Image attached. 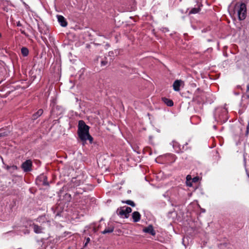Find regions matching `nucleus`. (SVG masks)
<instances>
[{"instance_id": "nucleus-13", "label": "nucleus", "mask_w": 249, "mask_h": 249, "mask_svg": "<svg viewBox=\"0 0 249 249\" xmlns=\"http://www.w3.org/2000/svg\"><path fill=\"white\" fill-rule=\"evenodd\" d=\"M117 213L119 215H120L121 216L124 215V217H125V215L126 214L125 210L122 209V208H120V209H118V210H117Z\"/></svg>"}, {"instance_id": "nucleus-3", "label": "nucleus", "mask_w": 249, "mask_h": 249, "mask_svg": "<svg viewBox=\"0 0 249 249\" xmlns=\"http://www.w3.org/2000/svg\"><path fill=\"white\" fill-rule=\"evenodd\" d=\"M32 162L31 160H28L24 162L21 165V168L25 172H28L32 170Z\"/></svg>"}, {"instance_id": "nucleus-20", "label": "nucleus", "mask_w": 249, "mask_h": 249, "mask_svg": "<svg viewBox=\"0 0 249 249\" xmlns=\"http://www.w3.org/2000/svg\"><path fill=\"white\" fill-rule=\"evenodd\" d=\"M246 95L248 98H249V83L247 86V89L246 91Z\"/></svg>"}, {"instance_id": "nucleus-25", "label": "nucleus", "mask_w": 249, "mask_h": 249, "mask_svg": "<svg viewBox=\"0 0 249 249\" xmlns=\"http://www.w3.org/2000/svg\"><path fill=\"white\" fill-rule=\"evenodd\" d=\"M17 26H21V23H20V22H19V21H18V24H17Z\"/></svg>"}, {"instance_id": "nucleus-29", "label": "nucleus", "mask_w": 249, "mask_h": 249, "mask_svg": "<svg viewBox=\"0 0 249 249\" xmlns=\"http://www.w3.org/2000/svg\"><path fill=\"white\" fill-rule=\"evenodd\" d=\"M68 249H70V248H69Z\"/></svg>"}, {"instance_id": "nucleus-6", "label": "nucleus", "mask_w": 249, "mask_h": 249, "mask_svg": "<svg viewBox=\"0 0 249 249\" xmlns=\"http://www.w3.org/2000/svg\"><path fill=\"white\" fill-rule=\"evenodd\" d=\"M143 231L145 232L149 233L152 235L155 234V232L153 229L152 225H149L147 227H146L143 229Z\"/></svg>"}, {"instance_id": "nucleus-24", "label": "nucleus", "mask_w": 249, "mask_h": 249, "mask_svg": "<svg viewBox=\"0 0 249 249\" xmlns=\"http://www.w3.org/2000/svg\"><path fill=\"white\" fill-rule=\"evenodd\" d=\"M12 168L14 170H15V169H17V168H17V166H16V165H13V166H12Z\"/></svg>"}, {"instance_id": "nucleus-27", "label": "nucleus", "mask_w": 249, "mask_h": 249, "mask_svg": "<svg viewBox=\"0 0 249 249\" xmlns=\"http://www.w3.org/2000/svg\"><path fill=\"white\" fill-rule=\"evenodd\" d=\"M44 184H46V185H48V183H46V182H44Z\"/></svg>"}, {"instance_id": "nucleus-22", "label": "nucleus", "mask_w": 249, "mask_h": 249, "mask_svg": "<svg viewBox=\"0 0 249 249\" xmlns=\"http://www.w3.org/2000/svg\"><path fill=\"white\" fill-rule=\"evenodd\" d=\"M107 64V61H102L101 64L102 66H105Z\"/></svg>"}, {"instance_id": "nucleus-7", "label": "nucleus", "mask_w": 249, "mask_h": 249, "mask_svg": "<svg viewBox=\"0 0 249 249\" xmlns=\"http://www.w3.org/2000/svg\"><path fill=\"white\" fill-rule=\"evenodd\" d=\"M132 218L134 222H137L140 220L141 214L138 212H134L132 213Z\"/></svg>"}, {"instance_id": "nucleus-1", "label": "nucleus", "mask_w": 249, "mask_h": 249, "mask_svg": "<svg viewBox=\"0 0 249 249\" xmlns=\"http://www.w3.org/2000/svg\"><path fill=\"white\" fill-rule=\"evenodd\" d=\"M89 127L87 125L85 122L80 120L78 122V134L80 140L83 142V145H85L86 141L88 140L89 142L91 143L93 141L92 137L89 133Z\"/></svg>"}, {"instance_id": "nucleus-4", "label": "nucleus", "mask_w": 249, "mask_h": 249, "mask_svg": "<svg viewBox=\"0 0 249 249\" xmlns=\"http://www.w3.org/2000/svg\"><path fill=\"white\" fill-rule=\"evenodd\" d=\"M58 21L60 24L61 26L65 27L68 25V22L66 21V19L65 18L61 15H57V16Z\"/></svg>"}, {"instance_id": "nucleus-16", "label": "nucleus", "mask_w": 249, "mask_h": 249, "mask_svg": "<svg viewBox=\"0 0 249 249\" xmlns=\"http://www.w3.org/2000/svg\"><path fill=\"white\" fill-rule=\"evenodd\" d=\"M122 202L124 203H126L128 205H129L131 206L132 207H134L135 206V203L131 200H126V201H122Z\"/></svg>"}, {"instance_id": "nucleus-5", "label": "nucleus", "mask_w": 249, "mask_h": 249, "mask_svg": "<svg viewBox=\"0 0 249 249\" xmlns=\"http://www.w3.org/2000/svg\"><path fill=\"white\" fill-rule=\"evenodd\" d=\"M181 83H183V81L181 80H176L174 82L173 87L175 91H178L180 90V86Z\"/></svg>"}, {"instance_id": "nucleus-19", "label": "nucleus", "mask_w": 249, "mask_h": 249, "mask_svg": "<svg viewBox=\"0 0 249 249\" xmlns=\"http://www.w3.org/2000/svg\"><path fill=\"white\" fill-rule=\"evenodd\" d=\"M90 241V238L89 237H88L86 238V242L85 243L84 245V247H86L87 246V245L88 244L89 242Z\"/></svg>"}, {"instance_id": "nucleus-14", "label": "nucleus", "mask_w": 249, "mask_h": 249, "mask_svg": "<svg viewBox=\"0 0 249 249\" xmlns=\"http://www.w3.org/2000/svg\"><path fill=\"white\" fill-rule=\"evenodd\" d=\"M21 53H22V55L24 56H27L29 53V51L27 48L22 47L21 48Z\"/></svg>"}, {"instance_id": "nucleus-17", "label": "nucleus", "mask_w": 249, "mask_h": 249, "mask_svg": "<svg viewBox=\"0 0 249 249\" xmlns=\"http://www.w3.org/2000/svg\"><path fill=\"white\" fill-rule=\"evenodd\" d=\"M132 211V209L130 207H126L125 209L126 215L125 218H128L129 217V213H130Z\"/></svg>"}, {"instance_id": "nucleus-15", "label": "nucleus", "mask_w": 249, "mask_h": 249, "mask_svg": "<svg viewBox=\"0 0 249 249\" xmlns=\"http://www.w3.org/2000/svg\"><path fill=\"white\" fill-rule=\"evenodd\" d=\"M200 9L199 8H194L189 12V14L197 13L199 12Z\"/></svg>"}, {"instance_id": "nucleus-18", "label": "nucleus", "mask_w": 249, "mask_h": 249, "mask_svg": "<svg viewBox=\"0 0 249 249\" xmlns=\"http://www.w3.org/2000/svg\"><path fill=\"white\" fill-rule=\"evenodd\" d=\"M199 177H196L194 178H192V182H196L199 180Z\"/></svg>"}, {"instance_id": "nucleus-26", "label": "nucleus", "mask_w": 249, "mask_h": 249, "mask_svg": "<svg viewBox=\"0 0 249 249\" xmlns=\"http://www.w3.org/2000/svg\"><path fill=\"white\" fill-rule=\"evenodd\" d=\"M21 33L24 34V35H26L25 32L24 31H21Z\"/></svg>"}, {"instance_id": "nucleus-10", "label": "nucleus", "mask_w": 249, "mask_h": 249, "mask_svg": "<svg viewBox=\"0 0 249 249\" xmlns=\"http://www.w3.org/2000/svg\"><path fill=\"white\" fill-rule=\"evenodd\" d=\"M34 231L36 233L42 232V228L36 225H34Z\"/></svg>"}, {"instance_id": "nucleus-2", "label": "nucleus", "mask_w": 249, "mask_h": 249, "mask_svg": "<svg viewBox=\"0 0 249 249\" xmlns=\"http://www.w3.org/2000/svg\"><path fill=\"white\" fill-rule=\"evenodd\" d=\"M247 8L246 5L244 3H241L239 6V9L238 10V15L239 20H243L246 17Z\"/></svg>"}, {"instance_id": "nucleus-23", "label": "nucleus", "mask_w": 249, "mask_h": 249, "mask_svg": "<svg viewBox=\"0 0 249 249\" xmlns=\"http://www.w3.org/2000/svg\"><path fill=\"white\" fill-rule=\"evenodd\" d=\"M249 126H247V131H246V135H247L249 133Z\"/></svg>"}, {"instance_id": "nucleus-9", "label": "nucleus", "mask_w": 249, "mask_h": 249, "mask_svg": "<svg viewBox=\"0 0 249 249\" xmlns=\"http://www.w3.org/2000/svg\"><path fill=\"white\" fill-rule=\"evenodd\" d=\"M43 112V111L42 109H39L36 113H35L33 117V119L35 120L37 119L39 116H40Z\"/></svg>"}, {"instance_id": "nucleus-12", "label": "nucleus", "mask_w": 249, "mask_h": 249, "mask_svg": "<svg viewBox=\"0 0 249 249\" xmlns=\"http://www.w3.org/2000/svg\"><path fill=\"white\" fill-rule=\"evenodd\" d=\"M114 230V227H110L107 229H105L104 231L102 232L103 234L109 233L113 232Z\"/></svg>"}, {"instance_id": "nucleus-8", "label": "nucleus", "mask_w": 249, "mask_h": 249, "mask_svg": "<svg viewBox=\"0 0 249 249\" xmlns=\"http://www.w3.org/2000/svg\"><path fill=\"white\" fill-rule=\"evenodd\" d=\"M162 101L169 107H172L174 105V103L172 100L168 99L166 97H162Z\"/></svg>"}, {"instance_id": "nucleus-28", "label": "nucleus", "mask_w": 249, "mask_h": 249, "mask_svg": "<svg viewBox=\"0 0 249 249\" xmlns=\"http://www.w3.org/2000/svg\"><path fill=\"white\" fill-rule=\"evenodd\" d=\"M1 36V34L0 33V37Z\"/></svg>"}, {"instance_id": "nucleus-21", "label": "nucleus", "mask_w": 249, "mask_h": 249, "mask_svg": "<svg viewBox=\"0 0 249 249\" xmlns=\"http://www.w3.org/2000/svg\"><path fill=\"white\" fill-rule=\"evenodd\" d=\"M8 135V133L7 132H3L0 133V137H4L5 136H7Z\"/></svg>"}, {"instance_id": "nucleus-11", "label": "nucleus", "mask_w": 249, "mask_h": 249, "mask_svg": "<svg viewBox=\"0 0 249 249\" xmlns=\"http://www.w3.org/2000/svg\"><path fill=\"white\" fill-rule=\"evenodd\" d=\"M191 180H192V178L191 176L190 175H187L186 177V181L187 186H190V187L192 186V182H190V181Z\"/></svg>"}, {"instance_id": "nucleus-30", "label": "nucleus", "mask_w": 249, "mask_h": 249, "mask_svg": "<svg viewBox=\"0 0 249 249\" xmlns=\"http://www.w3.org/2000/svg\"><path fill=\"white\" fill-rule=\"evenodd\" d=\"M81 249H83V248Z\"/></svg>"}]
</instances>
